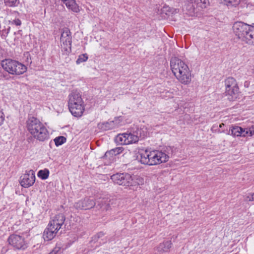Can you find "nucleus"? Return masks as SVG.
I'll return each instance as SVG.
<instances>
[{"mask_svg": "<svg viewBox=\"0 0 254 254\" xmlns=\"http://www.w3.org/2000/svg\"><path fill=\"white\" fill-rule=\"evenodd\" d=\"M10 30V27L4 28L0 30V34L2 38H5Z\"/></svg>", "mask_w": 254, "mask_h": 254, "instance_id": "nucleus-32", "label": "nucleus"}, {"mask_svg": "<svg viewBox=\"0 0 254 254\" xmlns=\"http://www.w3.org/2000/svg\"><path fill=\"white\" fill-rule=\"evenodd\" d=\"M126 143L127 144L135 143L138 141V137L137 135L131 133H125Z\"/></svg>", "mask_w": 254, "mask_h": 254, "instance_id": "nucleus-23", "label": "nucleus"}, {"mask_svg": "<svg viewBox=\"0 0 254 254\" xmlns=\"http://www.w3.org/2000/svg\"><path fill=\"white\" fill-rule=\"evenodd\" d=\"M11 24L15 25L16 26H20L21 24V22L19 19H15L11 21H9Z\"/></svg>", "mask_w": 254, "mask_h": 254, "instance_id": "nucleus-34", "label": "nucleus"}, {"mask_svg": "<svg viewBox=\"0 0 254 254\" xmlns=\"http://www.w3.org/2000/svg\"><path fill=\"white\" fill-rule=\"evenodd\" d=\"M5 6L10 7H14L18 6L19 3V0H3Z\"/></svg>", "mask_w": 254, "mask_h": 254, "instance_id": "nucleus-25", "label": "nucleus"}, {"mask_svg": "<svg viewBox=\"0 0 254 254\" xmlns=\"http://www.w3.org/2000/svg\"><path fill=\"white\" fill-rule=\"evenodd\" d=\"M60 250V247H56L54 250L49 254H56Z\"/></svg>", "mask_w": 254, "mask_h": 254, "instance_id": "nucleus-36", "label": "nucleus"}, {"mask_svg": "<svg viewBox=\"0 0 254 254\" xmlns=\"http://www.w3.org/2000/svg\"><path fill=\"white\" fill-rule=\"evenodd\" d=\"M57 231L54 229L53 227H50L48 225L47 228L45 230L43 237L45 241H50L52 240L56 236Z\"/></svg>", "mask_w": 254, "mask_h": 254, "instance_id": "nucleus-20", "label": "nucleus"}, {"mask_svg": "<svg viewBox=\"0 0 254 254\" xmlns=\"http://www.w3.org/2000/svg\"><path fill=\"white\" fill-rule=\"evenodd\" d=\"M37 176L42 180H46L49 176V171L46 169L40 170L38 173Z\"/></svg>", "mask_w": 254, "mask_h": 254, "instance_id": "nucleus-27", "label": "nucleus"}, {"mask_svg": "<svg viewBox=\"0 0 254 254\" xmlns=\"http://www.w3.org/2000/svg\"><path fill=\"white\" fill-rule=\"evenodd\" d=\"M226 96L229 100H234L237 98L239 94V88L236 79L229 77L224 80Z\"/></svg>", "mask_w": 254, "mask_h": 254, "instance_id": "nucleus-6", "label": "nucleus"}, {"mask_svg": "<svg viewBox=\"0 0 254 254\" xmlns=\"http://www.w3.org/2000/svg\"><path fill=\"white\" fill-rule=\"evenodd\" d=\"M192 3H193V5H195V9L196 8H201V6L200 5H201V4H202V3L198 2V4H196V3L193 2Z\"/></svg>", "mask_w": 254, "mask_h": 254, "instance_id": "nucleus-37", "label": "nucleus"}, {"mask_svg": "<svg viewBox=\"0 0 254 254\" xmlns=\"http://www.w3.org/2000/svg\"><path fill=\"white\" fill-rule=\"evenodd\" d=\"M111 179L116 184L124 186H135L142 185L143 179L136 176H131L127 173L116 174L111 176Z\"/></svg>", "mask_w": 254, "mask_h": 254, "instance_id": "nucleus-4", "label": "nucleus"}, {"mask_svg": "<svg viewBox=\"0 0 254 254\" xmlns=\"http://www.w3.org/2000/svg\"><path fill=\"white\" fill-rule=\"evenodd\" d=\"M166 94H169L168 97L169 98H172L173 97V95L172 92H170L168 91L165 92Z\"/></svg>", "mask_w": 254, "mask_h": 254, "instance_id": "nucleus-38", "label": "nucleus"}, {"mask_svg": "<svg viewBox=\"0 0 254 254\" xmlns=\"http://www.w3.org/2000/svg\"><path fill=\"white\" fill-rule=\"evenodd\" d=\"M245 132L244 128L241 127L235 126H231L230 127L229 134H231L233 136L243 137Z\"/></svg>", "mask_w": 254, "mask_h": 254, "instance_id": "nucleus-22", "label": "nucleus"}, {"mask_svg": "<svg viewBox=\"0 0 254 254\" xmlns=\"http://www.w3.org/2000/svg\"><path fill=\"white\" fill-rule=\"evenodd\" d=\"M172 245L171 241H164L157 246L156 250L159 253H167L170 251Z\"/></svg>", "mask_w": 254, "mask_h": 254, "instance_id": "nucleus-19", "label": "nucleus"}, {"mask_svg": "<svg viewBox=\"0 0 254 254\" xmlns=\"http://www.w3.org/2000/svg\"><path fill=\"white\" fill-rule=\"evenodd\" d=\"M123 121L122 117H116L114 120L107 122L100 123L98 124V127L103 130H108L118 127Z\"/></svg>", "mask_w": 254, "mask_h": 254, "instance_id": "nucleus-12", "label": "nucleus"}, {"mask_svg": "<svg viewBox=\"0 0 254 254\" xmlns=\"http://www.w3.org/2000/svg\"><path fill=\"white\" fill-rule=\"evenodd\" d=\"M224 126V124L223 123H222L221 124L219 125V127H223V126Z\"/></svg>", "mask_w": 254, "mask_h": 254, "instance_id": "nucleus-40", "label": "nucleus"}, {"mask_svg": "<svg viewBox=\"0 0 254 254\" xmlns=\"http://www.w3.org/2000/svg\"><path fill=\"white\" fill-rule=\"evenodd\" d=\"M170 67L173 74L181 83L187 85L191 82L193 75L188 65L182 60L172 57L170 60Z\"/></svg>", "mask_w": 254, "mask_h": 254, "instance_id": "nucleus-1", "label": "nucleus"}, {"mask_svg": "<svg viewBox=\"0 0 254 254\" xmlns=\"http://www.w3.org/2000/svg\"><path fill=\"white\" fill-rule=\"evenodd\" d=\"M151 153L152 166L166 162L169 159V156L162 151L154 150L151 151Z\"/></svg>", "mask_w": 254, "mask_h": 254, "instance_id": "nucleus-11", "label": "nucleus"}, {"mask_svg": "<svg viewBox=\"0 0 254 254\" xmlns=\"http://www.w3.org/2000/svg\"><path fill=\"white\" fill-rule=\"evenodd\" d=\"M4 116L2 110L0 109V126H1L4 121Z\"/></svg>", "mask_w": 254, "mask_h": 254, "instance_id": "nucleus-35", "label": "nucleus"}, {"mask_svg": "<svg viewBox=\"0 0 254 254\" xmlns=\"http://www.w3.org/2000/svg\"><path fill=\"white\" fill-rule=\"evenodd\" d=\"M65 219V216L63 214H57L50 221L48 226L50 227H53L54 229L58 232L64 224Z\"/></svg>", "mask_w": 254, "mask_h": 254, "instance_id": "nucleus-15", "label": "nucleus"}, {"mask_svg": "<svg viewBox=\"0 0 254 254\" xmlns=\"http://www.w3.org/2000/svg\"><path fill=\"white\" fill-rule=\"evenodd\" d=\"M246 200L248 201H254V192L248 193L246 197Z\"/></svg>", "mask_w": 254, "mask_h": 254, "instance_id": "nucleus-33", "label": "nucleus"}, {"mask_svg": "<svg viewBox=\"0 0 254 254\" xmlns=\"http://www.w3.org/2000/svg\"><path fill=\"white\" fill-rule=\"evenodd\" d=\"M222 132H223V131H221L220 129H219L218 131V133H221Z\"/></svg>", "mask_w": 254, "mask_h": 254, "instance_id": "nucleus-41", "label": "nucleus"}, {"mask_svg": "<svg viewBox=\"0 0 254 254\" xmlns=\"http://www.w3.org/2000/svg\"><path fill=\"white\" fill-rule=\"evenodd\" d=\"M61 46L62 50L66 54H69L71 51V36L69 29L64 30L61 36Z\"/></svg>", "mask_w": 254, "mask_h": 254, "instance_id": "nucleus-7", "label": "nucleus"}, {"mask_svg": "<svg viewBox=\"0 0 254 254\" xmlns=\"http://www.w3.org/2000/svg\"><path fill=\"white\" fill-rule=\"evenodd\" d=\"M67 8L75 13H78L80 8L75 0H61Z\"/></svg>", "mask_w": 254, "mask_h": 254, "instance_id": "nucleus-18", "label": "nucleus"}, {"mask_svg": "<svg viewBox=\"0 0 254 254\" xmlns=\"http://www.w3.org/2000/svg\"><path fill=\"white\" fill-rule=\"evenodd\" d=\"M27 128L33 137L43 141L49 137V133L45 126L37 119L30 117L27 121Z\"/></svg>", "mask_w": 254, "mask_h": 254, "instance_id": "nucleus-2", "label": "nucleus"}, {"mask_svg": "<svg viewBox=\"0 0 254 254\" xmlns=\"http://www.w3.org/2000/svg\"><path fill=\"white\" fill-rule=\"evenodd\" d=\"M242 41L249 45H254V26H251L250 30L248 31L247 35H245Z\"/></svg>", "mask_w": 254, "mask_h": 254, "instance_id": "nucleus-21", "label": "nucleus"}, {"mask_svg": "<svg viewBox=\"0 0 254 254\" xmlns=\"http://www.w3.org/2000/svg\"><path fill=\"white\" fill-rule=\"evenodd\" d=\"M88 59V56L87 54H83L79 55L76 61V63L77 64H79L83 62H85L87 61Z\"/></svg>", "mask_w": 254, "mask_h": 254, "instance_id": "nucleus-30", "label": "nucleus"}, {"mask_svg": "<svg viewBox=\"0 0 254 254\" xmlns=\"http://www.w3.org/2000/svg\"><path fill=\"white\" fill-rule=\"evenodd\" d=\"M220 2L228 7H232L238 5L240 0H221Z\"/></svg>", "mask_w": 254, "mask_h": 254, "instance_id": "nucleus-24", "label": "nucleus"}, {"mask_svg": "<svg viewBox=\"0 0 254 254\" xmlns=\"http://www.w3.org/2000/svg\"><path fill=\"white\" fill-rule=\"evenodd\" d=\"M35 182V176L33 170H29L22 175L20 178L19 183L24 188L32 186Z\"/></svg>", "mask_w": 254, "mask_h": 254, "instance_id": "nucleus-10", "label": "nucleus"}, {"mask_svg": "<svg viewBox=\"0 0 254 254\" xmlns=\"http://www.w3.org/2000/svg\"><path fill=\"white\" fill-rule=\"evenodd\" d=\"M207 1L208 0H186L184 8L189 12V14L192 15L195 10V5H193V2L196 4H198V2L202 3L200 6L201 8H204L206 7Z\"/></svg>", "mask_w": 254, "mask_h": 254, "instance_id": "nucleus-13", "label": "nucleus"}, {"mask_svg": "<svg viewBox=\"0 0 254 254\" xmlns=\"http://www.w3.org/2000/svg\"><path fill=\"white\" fill-rule=\"evenodd\" d=\"M251 26V25L243 22L237 21L233 24V32L238 38L242 41L244 37L247 35L248 31L250 30Z\"/></svg>", "mask_w": 254, "mask_h": 254, "instance_id": "nucleus-8", "label": "nucleus"}, {"mask_svg": "<svg viewBox=\"0 0 254 254\" xmlns=\"http://www.w3.org/2000/svg\"><path fill=\"white\" fill-rule=\"evenodd\" d=\"M1 64L5 71L12 75H21L27 71V67L17 61L6 59Z\"/></svg>", "mask_w": 254, "mask_h": 254, "instance_id": "nucleus-5", "label": "nucleus"}, {"mask_svg": "<svg viewBox=\"0 0 254 254\" xmlns=\"http://www.w3.org/2000/svg\"><path fill=\"white\" fill-rule=\"evenodd\" d=\"M66 140V138L63 136H58V137H56L54 139V142H55V145L57 146L62 145L64 142H65Z\"/></svg>", "mask_w": 254, "mask_h": 254, "instance_id": "nucleus-29", "label": "nucleus"}, {"mask_svg": "<svg viewBox=\"0 0 254 254\" xmlns=\"http://www.w3.org/2000/svg\"><path fill=\"white\" fill-rule=\"evenodd\" d=\"M104 233L103 232H100L97 234L98 238H101L104 236Z\"/></svg>", "mask_w": 254, "mask_h": 254, "instance_id": "nucleus-39", "label": "nucleus"}, {"mask_svg": "<svg viewBox=\"0 0 254 254\" xmlns=\"http://www.w3.org/2000/svg\"><path fill=\"white\" fill-rule=\"evenodd\" d=\"M8 242L10 245L17 250H25L27 247L24 238L18 235H11L8 239Z\"/></svg>", "mask_w": 254, "mask_h": 254, "instance_id": "nucleus-9", "label": "nucleus"}, {"mask_svg": "<svg viewBox=\"0 0 254 254\" xmlns=\"http://www.w3.org/2000/svg\"><path fill=\"white\" fill-rule=\"evenodd\" d=\"M126 138V133L118 134L116 137V141L121 144L127 145Z\"/></svg>", "mask_w": 254, "mask_h": 254, "instance_id": "nucleus-26", "label": "nucleus"}, {"mask_svg": "<svg viewBox=\"0 0 254 254\" xmlns=\"http://www.w3.org/2000/svg\"><path fill=\"white\" fill-rule=\"evenodd\" d=\"M245 132L243 137L252 136L254 135V126H252L249 127L244 128Z\"/></svg>", "mask_w": 254, "mask_h": 254, "instance_id": "nucleus-28", "label": "nucleus"}, {"mask_svg": "<svg viewBox=\"0 0 254 254\" xmlns=\"http://www.w3.org/2000/svg\"><path fill=\"white\" fill-rule=\"evenodd\" d=\"M101 207L106 210H108L110 207L109 200L107 199H102L101 201Z\"/></svg>", "mask_w": 254, "mask_h": 254, "instance_id": "nucleus-31", "label": "nucleus"}, {"mask_svg": "<svg viewBox=\"0 0 254 254\" xmlns=\"http://www.w3.org/2000/svg\"><path fill=\"white\" fill-rule=\"evenodd\" d=\"M93 199L86 197L75 203L74 206L77 209H89L93 208L95 205Z\"/></svg>", "mask_w": 254, "mask_h": 254, "instance_id": "nucleus-14", "label": "nucleus"}, {"mask_svg": "<svg viewBox=\"0 0 254 254\" xmlns=\"http://www.w3.org/2000/svg\"><path fill=\"white\" fill-rule=\"evenodd\" d=\"M68 106L71 114L76 117H81L85 107L81 95L77 91L73 90L68 95Z\"/></svg>", "mask_w": 254, "mask_h": 254, "instance_id": "nucleus-3", "label": "nucleus"}, {"mask_svg": "<svg viewBox=\"0 0 254 254\" xmlns=\"http://www.w3.org/2000/svg\"><path fill=\"white\" fill-rule=\"evenodd\" d=\"M151 151L147 149L145 150H142L139 151L137 158L139 162L142 164L152 166V161H151Z\"/></svg>", "mask_w": 254, "mask_h": 254, "instance_id": "nucleus-16", "label": "nucleus"}, {"mask_svg": "<svg viewBox=\"0 0 254 254\" xmlns=\"http://www.w3.org/2000/svg\"><path fill=\"white\" fill-rule=\"evenodd\" d=\"M124 150L123 147H116L110 151H107L104 157V159H109L110 163L113 162L115 160V156L121 153Z\"/></svg>", "mask_w": 254, "mask_h": 254, "instance_id": "nucleus-17", "label": "nucleus"}]
</instances>
